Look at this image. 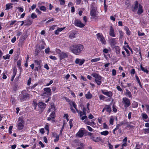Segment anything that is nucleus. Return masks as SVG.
Here are the masks:
<instances>
[{
	"instance_id": "nucleus-40",
	"label": "nucleus",
	"mask_w": 149,
	"mask_h": 149,
	"mask_svg": "<svg viewBox=\"0 0 149 149\" xmlns=\"http://www.w3.org/2000/svg\"><path fill=\"white\" fill-rule=\"evenodd\" d=\"M119 32L120 34V39H121L123 37V35L124 34V33L123 32L121 31H119Z\"/></svg>"
},
{
	"instance_id": "nucleus-21",
	"label": "nucleus",
	"mask_w": 149,
	"mask_h": 149,
	"mask_svg": "<svg viewBox=\"0 0 149 149\" xmlns=\"http://www.w3.org/2000/svg\"><path fill=\"white\" fill-rule=\"evenodd\" d=\"M34 62L38 65L39 69L41 68V66L40 65V64L41 63V61L40 60V61H38L37 60H34Z\"/></svg>"
},
{
	"instance_id": "nucleus-60",
	"label": "nucleus",
	"mask_w": 149,
	"mask_h": 149,
	"mask_svg": "<svg viewBox=\"0 0 149 149\" xmlns=\"http://www.w3.org/2000/svg\"><path fill=\"white\" fill-rule=\"evenodd\" d=\"M86 127H87V129H88V130L90 131L91 132L93 131V129L90 126H86Z\"/></svg>"
},
{
	"instance_id": "nucleus-34",
	"label": "nucleus",
	"mask_w": 149,
	"mask_h": 149,
	"mask_svg": "<svg viewBox=\"0 0 149 149\" xmlns=\"http://www.w3.org/2000/svg\"><path fill=\"white\" fill-rule=\"evenodd\" d=\"M138 104L137 102H134L133 103L132 107L133 108H137L138 107Z\"/></svg>"
},
{
	"instance_id": "nucleus-43",
	"label": "nucleus",
	"mask_w": 149,
	"mask_h": 149,
	"mask_svg": "<svg viewBox=\"0 0 149 149\" xmlns=\"http://www.w3.org/2000/svg\"><path fill=\"white\" fill-rule=\"evenodd\" d=\"M64 124L65 123H64L63 124L62 126V127L60 132V134L61 135H62V131L64 129Z\"/></svg>"
},
{
	"instance_id": "nucleus-12",
	"label": "nucleus",
	"mask_w": 149,
	"mask_h": 149,
	"mask_svg": "<svg viewBox=\"0 0 149 149\" xmlns=\"http://www.w3.org/2000/svg\"><path fill=\"white\" fill-rule=\"evenodd\" d=\"M84 134V132L83 130L80 129L76 135V136L81 138L83 136Z\"/></svg>"
},
{
	"instance_id": "nucleus-58",
	"label": "nucleus",
	"mask_w": 149,
	"mask_h": 149,
	"mask_svg": "<svg viewBox=\"0 0 149 149\" xmlns=\"http://www.w3.org/2000/svg\"><path fill=\"white\" fill-rule=\"evenodd\" d=\"M124 50L126 52V53L128 54V56L130 55V52H129V50L125 48V47H124Z\"/></svg>"
},
{
	"instance_id": "nucleus-39",
	"label": "nucleus",
	"mask_w": 149,
	"mask_h": 149,
	"mask_svg": "<svg viewBox=\"0 0 149 149\" xmlns=\"http://www.w3.org/2000/svg\"><path fill=\"white\" fill-rule=\"evenodd\" d=\"M56 139L54 140V142H56L58 141L59 139V135L56 136Z\"/></svg>"
},
{
	"instance_id": "nucleus-10",
	"label": "nucleus",
	"mask_w": 149,
	"mask_h": 149,
	"mask_svg": "<svg viewBox=\"0 0 149 149\" xmlns=\"http://www.w3.org/2000/svg\"><path fill=\"white\" fill-rule=\"evenodd\" d=\"M59 56L61 60L67 58L68 56V55L67 53H65L64 52H61V51L59 53Z\"/></svg>"
},
{
	"instance_id": "nucleus-20",
	"label": "nucleus",
	"mask_w": 149,
	"mask_h": 149,
	"mask_svg": "<svg viewBox=\"0 0 149 149\" xmlns=\"http://www.w3.org/2000/svg\"><path fill=\"white\" fill-rule=\"evenodd\" d=\"M91 139L93 141L96 142L99 141L101 140L100 138L98 137L95 138L93 136H91Z\"/></svg>"
},
{
	"instance_id": "nucleus-35",
	"label": "nucleus",
	"mask_w": 149,
	"mask_h": 149,
	"mask_svg": "<svg viewBox=\"0 0 149 149\" xmlns=\"http://www.w3.org/2000/svg\"><path fill=\"white\" fill-rule=\"evenodd\" d=\"M10 55L8 54L6 55V56H3V58L4 59H8L10 58Z\"/></svg>"
},
{
	"instance_id": "nucleus-44",
	"label": "nucleus",
	"mask_w": 149,
	"mask_h": 149,
	"mask_svg": "<svg viewBox=\"0 0 149 149\" xmlns=\"http://www.w3.org/2000/svg\"><path fill=\"white\" fill-rule=\"evenodd\" d=\"M145 106L146 108V111L149 114V105L146 104Z\"/></svg>"
},
{
	"instance_id": "nucleus-15",
	"label": "nucleus",
	"mask_w": 149,
	"mask_h": 149,
	"mask_svg": "<svg viewBox=\"0 0 149 149\" xmlns=\"http://www.w3.org/2000/svg\"><path fill=\"white\" fill-rule=\"evenodd\" d=\"M102 93L106 95L107 96L109 97H110L112 96V93L111 92L106 91L104 92L103 90L102 91Z\"/></svg>"
},
{
	"instance_id": "nucleus-16",
	"label": "nucleus",
	"mask_w": 149,
	"mask_h": 149,
	"mask_svg": "<svg viewBox=\"0 0 149 149\" xmlns=\"http://www.w3.org/2000/svg\"><path fill=\"white\" fill-rule=\"evenodd\" d=\"M86 109L85 107H84L83 108V112L81 111H79V113L80 116V117H81L83 115H84V116L86 115Z\"/></svg>"
},
{
	"instance_id": "nucleus-64",
	"label": "nucleus",
	"mask_w": 149,
	"mask_h": 149,
	"mask_svg": "<svg viewBox=\"0 0 149 149\" xmlns=\"http://www.w3.org/2000/svg\"><path fill=\"white\" fill-rule=\"evenodd\" d=\"M21 60H19L17 61V65L18 66H21Z\"/></svg>"
},
{
	"instance_id": "nucleus-30",
	"label": "nucleus",
	"mask_w": 149,
	"mask_h": 149,
	"mask_svg": "<svg viewBox=\"0 0 149 149\" xmlns=\"http://www.w3.org/2000/svg\"><path fill=\"white\" fill-rule=\"evenodd\" d=\"M100 134L102 135L106 136L109 134V132L107 131H105L100 132Z\"/></svg>"
},
{
	"instance_id": "nucleus-32",
	"label": "nucleus",
	"mask_w": 149,
	"mask_h": 149,
	"mask_svg": "<svg viewBox=\"0 0 149 149\" xmlns=\"http://www.w3.org/2000/svg\"><path fill=\"white\" fill-rule=\"evenodd\" d=\"M100 60V58H97L93 59H92L91 60V62H93L98 61H99Z\"/></svg>"
},
{
	"instance_id": "nucleus-19",
	"label": "nucleus",
	"mask_w": 149,
	"mask_h": 149,
	"mask_svg": "<svg viewBox=\"0 0 149 149\" xmlns=\"http://www.w3.org/2000/svg\"><path fill=\"white\" fill-rule=\"evenodd\" d=\"M142 6H141L140 4H139V8L138 9V10L137 12V13L139 15H140L143 12V10L142 9Z\"/></svg>"
},
{
	"instance_id": "nucleus-17",
	"label": "nucleus",
	"mask_w": 149,
	"mask_h": 149,
	"mask_svg": "<svg viewBox=\"0 0 149 149\" xmlns=\"http://www.w3.org/2000/svg\"><path fill=\"white\" fill-rule=\"evenodd\" d=\"M138 7V1H136L135 2V6L134 7H133L132 10L134 12L136 10H137V8Z\"/></svg>"
},
{
	"instance_id": "nucleus-4",
	"label": "nucleus",
	"mask_w": 149,
	"mask_h": 149,
	"mask_svg": "<svg viewBox=\"0 0 149 149\" xmlns=\"http://www.w3.org/2000/svg\"><path fill=\"white\" fill-rule=\"evenodd\" d=\"M17 128L18 130H21L24 127V122L22 117H19L17 121Z\"/></svg>"
},
{
	"instance_id": "nucleus-41",
	"label": "nucleus",
	"mask_w": 149,
	"mask_h": 149,
	"mask_svg": "<svg viewBox=\"0 0 149 149\" xmlns=\"http://www.w3.org/2000/svg\"><path fill=\"white\" fill-rule=\"evenodd\" d=\"M50 116L52 118H54L55 117V113L53 111L50 115Z\"/></svg>"
},
{
	"instance_id": "nucleus-46",
	"label": "nucleus",
	"mask_w": 149,
	"mask_h": 149,
	"mask_svg": "<svg viewBox=\"0 0 149 149\" xmlns=\"http://www.w3.org/2000/svg\"><path fill=\"white\" fill-rule=\"evenodd\" d=\"M33 104L34 105V109H36V107L38 105V104L35 101H33Z\"/></svg>"
},
{
	"instance_id": "nucleus-29",
	"label": "nucleus",
	"mask_w": 149,
	"mask_h": 149,
	"mask_svg": "<svg viewBox=\"0 0 149 149\" xmlns=\"http://www.w3.org/2000/svg\"><path fill=\"white\" fill-rule=\"evenodd\" d=\"M42 44L41 45V46H40V50L43 49L45 48L44 45H45V43L44 41H42L41 42Z\"/></svg>"
},
{
	"instance_id": "nucleus-7",
	"label": "nucleus",
	"mask_w": 149,
	"mask_h": 149,
	"mask_svg": "<svg viewBox=\"0 0 149 149\" xmlns=\"http://www.w3.org/2000/svg\"><path fill=\"white\" fill-rule=\"evenodd\" d=\"M74 23L76 26L80 28H82L85 26L84 24L82 23L81 21L78 19L75 20Z\"/></svg>"
},
{
	"instance_id": "nucleus-22",
	"label": "nucleus",
	"mask_w": 149,
	"mask_h": 149,
	"mask_svg": "<svg viewBox=\"0 0 149 149\" xmlns=\"http://www.w3.org/2000/svg\"><path fill=\"white\" fill-rule=\"evenodd\" d=\"M76 34V33L74 31L71 32L69 35V37L71 39L75 38Z\"/></svg>"
},
{
	"instance_id": "nucleus-54",
	"label": "nucleus",
	"mask_w": 149,
	"mask_h": 149,
	"mask_svg": "<svg viewBox=\"0 0 149 149\" xmlns=\"http://www.w3.org/2000/svg\"><path fill=\"white\" fill-rule=\"evenodd\" d=\"M138 35L139 36H144L145 35V34L144 33H141L139 31H138Z\"/></svg>"
},
{
	"instance_id": "nucleus-48",
	"label": "nucleus",
	"mask_w": 149,
	"mask_h": 149,
	"mask_svg": "<svg viewBox=\"0 0 149 149\" xmlns=\"http://www.w3.org/2000/svg\"><path fill=\"white\" fill-rule=\"evenodd\" d=\"M49 57L52 60H55L57 59L56 58V57L55 56H49Z\"/></svg>"
},
{
	"instance_id": "nucleus-49",
	"label": "nucleus",
	"mask_w": 149,
	"mask_h": 149,
	"mask_svg": "<svg viewBox=\"0 0 149 149\" xmlns=\"http://www.w3.org/2000/svg\"><path fill=\"white\" fill-rule=\"evenodd\" d=\"M72 119H70L69 122V124L70 125V129H71L73 126V124H72Z\"/></svg>"
},
{
	"instance_id": "nucleus-26",
	"label": "nucleus",
	"mask_w": 149,
	"mask_h": 149,
	"mask_svg": "<svg viewBox=\"0 0 149 149\" xmlns=\"http://www.w3.org/2000/svg\"><path fill=\"white\" fill-rule=\"evenodd\" d=\"M106 109L107 112L110 113L111 111V109L109 105H106Z\"/></svg>"
},
{
	"instance_id": "nucleus-31",
	"label": "nucleus",
	"mask_w": 149,
	"mask_h": 149,
	"mask_svg": "<svg viewBox=\"0 0 149 149\" xmlns=\"http://www.w3.org/2000/svg\"><path fill=\"white\" fill-rule=\"evenodd\" d=\"M13 4L10 3H8L6 5V10H8L10 9V6L12 5Z\"/></svg>"
},
{
	"instance_id": "nucleus-8",
	"label": "nucleus",
	"mask_w": 149,
	"mask_h": 149,
	"mask_svg": "<svg viewBox=\"0 0 149 149\" xmlns=\"http://www.w3.org/2000/svg\"><path fill=\"white\" fill-rule=\"evenodd\" d=\"M45 92L43 93L42 95L45 96V94L47 95H51V91L50 88H45L44 89Z\"/></svg>"
},
{
	"instance_id": "nucleus-42",
	"label": "nucleus",
	"mask_w": 149,
	"mask_h": 149,
	"mask_svg": "<svg viewBox=\"0 0 149 149\" xmlns=\"http://www.w3.org/2000/svg\"><path fill=\"white\" fill-rule=\"evenodd\" d=\"M45 129L47 131V134H48L49 133V127L48 126L46 125L45 127Z\"/></svg>"
},
{
	"instance_id": "nucleus-57",
	"label": "nucleus",
	"mask_w": 149,
	"mask_h": 149,
	"mask_svg": "<svg viewBox=\"0 0 149 149\" xmlns=\"http://www.w3.org/2000/svg\"><path fill=\"white\" fill-rule=\"evenodd\" d=\"M59 1L60 3V4L61 5H63L65 4V1L64 0H59Z\"/></svg>"
},
{
	"instance_id": "nucleus-37",
	"label": "nucleus",
	"mask_w": 149,
	"mask_h": 149,
	"mask_svg": "<svg viewBox=\"0 0 149 149\" xmlns=\"http://www.w3.org/2000/svg\"><path fill=\"white\" fill-rule=\"evenodd\" d=\"M31 17L32 19H34L37 18V16L35 13H33L31 14Z\"/></svg>"
},
{
	"instance_id": "nucleus-25",
	"label": "nucleus",
	"mask_w": 149,
	"mask_h": 149,
	"mask_svg": "<svg viewBox=\"0 0 149 149\" xmlns=\"http://www.w3.org/2000/svg\"><path fill=\"white\" fill-rule=\"evenodd\" d=\"M140 68L142 71L145 72L147 74L148 73V71L146 69H145V68L143 67L142 65L141 64L140 65Z\"/></svg>"
},
{
	"instance_id": "nucleus-59",
	"label": "nucleus",
	"mask_w": 149,
	"mask_h": 149,
	"mask_svg": "<svg viewBox=\"0 0 149 149\" xmlns=\"http://www.w3.org/2000/svg\"><path fill=\"white\" fill-rule=\"evenodd\" d=\"M144 130H145V132L144 133L145 134L149 133V128H148L145 129Z\"/></svg>"
},
{
	"instance_id": "nucleus-36",
	"label": "nucleus",
	"mask_w": 149,
	"mask_h": 149,
	"mask_svg": "<svg viewBox=\"0 0 149 149\" xmlns=\"http://www.w3.org/2000/svg\"><path fill=\"white\" fill-rule=\"evenodd\" d=\"M32 20H28L26 22V25H30L32 24Z\"/></svg>"
},
{
	"instance_id": "nucleus-6",
	"label": "nucleus",
	"mask_w": 149,
	"mask_h": 149,
	"mask_svg": "<svg viewBox=\"0 0 149 149\" xmlns=\"http://www.w3.org/2000/svg\"><path fill=\"white\" fill-rule=\"evenodd\" d=\"M96 35L97 38L102 43L104 44H105L106 41L102 34L99 33H98Z\"/></svg>"
},
{
	"instance_id": "nucleus-9",
	"label": "nucleus",
	"mask_w": 149,
	"mask_h": 149,
	"mask_svg": "<svg viewBox=\"0 0 149 149\" xmlns=\"http://www.w3.org/2000/svg\"><path fill=\"white\" fill-rule=\"evenodd\" d=\"M90 14L91 16L92 17V18H95L97 16V14L96 10L95 9V8H93L90 11Z\"/></svg>"
},
{
	"instance_id": "nucleus-45",
	"label": "nucleus",
	"mask_w": 149,
	"mask_h": 149,
	"mask_svg": "<svg viewBox=\"0 0 149 149\" xmlns=\"http://www.w3.org/2000/svg\"><path fill=\"white\" fill-rule=\"evenodd\" d=\"M17 69L15 67L13 68V75H16L17 72Z\"/></svg>"
},
{
	"instance_id": "nucleus-24",
	"label": "nucleus",
	"mask_w": 149,
	"mask_h": 149,
	"mask_svg": "<svg viewBox=\"0 0 149 149\" xmlns=\"http://www.w3.org/2000/svg\"><path fill=\"white\" fill-rule=\"evenodd\" d=\"M85 97L87 99H90L92 97V95L88 92V93L86 94Z\"/></svg>"
},
{
	"instance_id": "nucleus-1",
	"label": "nucleus",
	"mask_w": 149,
	"mask_h": 149,
	"mask_svg": "<svg viewBox=\"0 0 149 149\" xmlns=\"http://www.w3.org/2000/svg\"><path fill=\"white\" fill-rule=\"evenodd\" d=\"M84 48L83 45L81 44L74 45L70 47V49L73 54L77 55L82 52Z\"/></svg>"
},
{
	"instance_id": "nucleus-52",
	"label": "nucleus",
	"mask_w": 149,
	"mask_h": 149,
	"mask_svg": "<svg viewBox=\"0 0 149 149\" xmlns=\"http://www.w3.org/2000/svg\"><path fill=\"white\" fill-rule=\"evenodd\" d=\"M13 126H10L9 127V134H10L12 133V130L13 128Z\"/></svg>"
},
{
	"instance_id": "nucleus-27",
	"label": "nucleus",
	"mask_w": 149,
	"mask_h": 149,
	"mask_svg": "<svg viewBox=\"0 0 149 149\" xmlns=\"http://www.w3.org/2000/svg\"><path fill=\"white\" fill-rule=\"evenodd\" d=\"M126 31L127 34L129 36L130 34V31L129 30V28L127 26H125L124 29Z\"/></svg>"
},
{
	"instance_id": "nucleus-56",
	"label": "nucleus",
	"mask_w": 149,
	"mask_h": 149,
	"mask_svg": "<svg viewBox=\"0 0 149 149\" xmlns=\"http://www.w3.org/2000/svg\"><path fill=\"white\" fill-rule=\"evenodd\" d=\"M50 51V49L49 47H48L45 49V53L46 54L49 53Z\"/></svg>"
},
{
	"instance_id": "nucleus-13",
	"label": "nucleus",
	"mask_w": 149,
	"mask_h": 149,
	"mask_svg": "<svg viewBox=\"0 0 149 149\" xmlns=\"http://www.w3.org/2000/svg\"><path fill=\"white\" fill-rule=\"evenodd\" d=\"M40 50H41L40 49V45H37L36 47V48L35 49V53L34 54L35 56H37Z\"/></svg>"
},
{
	"instance_id": "nucleus-47",
	"label": "nucleus",
	"mask_w": 149,
	"mask_h": 149,
	"mask_svg": "<svg viewBox=\"0 0 149 149\" xmlns=\"http://www.w3.org/2000/svg\"><path fill=\"white\" fill-rule=\"evenodd\" d=\"M85 61V60L84 59H83L81 60L79 62V65H81L83 64L84 63Z\"/></svg>"
},
{
	"instance_id": "nucleus-63",
	"label": "nucleus",
	"mask_w": 149,
	"mask_h": 149,
	"mask_svg": "<svg viewBox=\"0 0 149 149\" xmlns=\"http://www.w3.org/2000/svg\"><path fill=\"white\" fill-rule=\"evenodd\" d=\"M16 22V20H14L13 21H12L10 22V25H12L14 24Z\"/></svg>"
},
{
	"instance_id": "nucleus-14",
	"label": "nucleus",
	"mask_w": 149,
	"mask_h": 149,
	"mask_svg": "<svg viewBox=\"0 0 149 149\" xmlns=\"http://www.w3.org/2000/svg\"><path fill=\"white\" fill-rule=\"evenodd\" d=\"M109 35L111 36L115 37V34L114 33V29L112 26H111L110 27Z\"/></svg>"
},
{
	"instance_id": "nucleus-55",
	"label": "nucleus",
	"mask_w": 149,
	"mask_h": 149,
	"mask_svg": "<svg viewBox=\"0 0 149 149\" xmlns=\"http://www.w3.org/2000/svg\"><path fill=\"white\" fill-rule=\"evenodd\" d=\"M116 88L117 89V90L120 91V92H122L123 91V90L122 88H121L120 87V86H117V87H116Z\"/></svg>"
},
{
	"instance_id": "nucleus-2",
	"label": "nucleus",
	"mask_w": 149,
	"mask_h": 149,
	"mask_svg": "<svg viewBox=\"0 0 149 149\" xmlns=\"http://www.w3.org/2000/svg\"><path fill=\"white\" fill-rule=\"evenodd\" d=\"M30 95L26 93L25 91H22L19 96V98L21 102L26 101L30 98Z\"/></svg>"
},
{
	"instance_id": "nucleus-38",
	"label": "nucleus",
	"mask_w": 149,
	"mask_h": 149,
	"mask_svg": "<svg viewBox=\"0 0 149 149\" xmlns=\"http://www.w3.org/2000/svg\"><path fill=\"white\" fill-rule=\"evenodd\" d=\"M40 9L42 11H45L46 10V7L45 6H42L40 8Z\"/></svg>"
},
{
	"instance_id": "nucleus-11",
	"label": "nucleus",
	"mask_w": 149,
	"mask_h": 149,
	"mask_svg": "<svg viewBox=\"0 0 149 149\" xmlns=\"http://www.w3.org/2000/svg\"><path fill=\"white\" fill-rule=\"evenodd\" d=\"M38 106L39 108L40 109L41 111H43L46 107L45 104L42 102H40L38 103Z\"/></svg>"
},
{
	"instance_id": "nucleus-61",
	"label": "nucleus",
	"mask_w": 149,
	"mask_h": 149,
	"mask_svg": "<svg viewBox=\"0 0 149 149\" xmlns=\"http://www.w3.org/2000/svg\"><path fill=\"white\" fill-rule=\"evenodd\" d=\"M31 78H30L27 81V85L28 86H29L31 84Z\"/></svg>"
},
{
	"instance_id": "nucleus-5",
	"label": "nucleus",
	"mask_w": 149,
	"mask_h": 149,
	"mask_svg": "<svg viewBox=\"0 0 149 149\" xmlns=\"http://www.w3.org/2000/svg\"><path fill=\"white\" fill-rule=\"evenodd\" d=\"M122 103L124 104V107L126 109L129 107L131 104L130 100L126 97L123 98Z\"/></svg>"
},
{
	"instance_id": "nucleus-51",
	"label": "nucleus",
	"mask_w": 149,
	"mask_h": 149,
	"mask_svg": "<svg viewBox=\"0 0 149 149\" xmlns=\"http://www.w3.org/2000/svg\"><path fill=\"white\" fill-rule=\"evenodd\" d=\"M99 98H100V100H104V99L105 98V97L102 95H100Z\"/></svg>"
},
{
	"instance_id": "nucleus-18",
	"label": "nucleus",
	"mask_w": 149,
	"mask_h": 149,
	"mask_svg": "<svg viewBox=\"0 0 149 149\" xmlns=\"http://www.w3.org/2000/svg\"><path fill=\"white\" fill-rule=\"evenodd\" d=\"M109 41L111 46H114L116 44L115 39L114 38H111Z\"/></svg>"
},
{
	"instance_id": "nucleus-28",
	"label": "nucleus",
	"mask_w": 149,
	"mask_h": 149,
	"mask_svg": "<svg viewBox=\"0 0 149 149\" xmlns=\"http://www.w3.org/2000/svg\"><path fill=\"white\" fill-rule=\"evenodd\" d=\"M115 48L116 50V52L118 54H119L120 53V48L118 46H115Z\"/></svg>"
},
{
	"instance_id": "nucleus-23",
	"label": "nucleus",
	"mask_w": 149,
	"mask_h": 149,
	"mask_svg": "<svg viewBox=\"0 0 149 149\" xmlns=\"http://www.w3.org/2000/svg\"><path fill=\"white\" fill-rule=\"evenodd\" d=\"M126 92L125 93V95L128 96L130 98H132V96L131 93L128 90L126 89Z\"/></svg>"
},
{
	"instance_id": "nucleus-3",
	"label": "nucleus",
	"mask_w": 149,
	"mask_h": 149,
	"mask_svg": "<svg viewBox=\"0 0 149 149\" xmlns=\"http://www.w3.org/2000/svg\"><path fill=\"white\" fill-rule=\"evenodd\" d=\"M91 75L95 78V81L98 85H100L101 83V80L102 77L99 74L96 73H93Z\"/></svg>"
},
{
	"instance_id": "nucleus-62",
	"label": "nucleus",
	"mask_w": 149,
	"mask_h": 149,
	"mask_svg": "<svg viewBox=\"0 0 149 149\" xmlns=\"http://www.w3.org/2000/svg\"><path fill=\"white\" fill-rule=\"evenodd\" d=\"M80 59L79 58H77L76 59V60H75V63H76V64H79V62H80Z\"/></svg>"
},
{
	"instance_id": "nucleus-33",
	"label": "nucleus",
	"mask_w": 149,
	"mask_h": 149,
	"mask_svg": "<svg viewBox=\"0 0 149 149\" xmlns=\"http://www.w3.org/2000/svg\"><path fill=\"white\" fill-rule=\"evenodd\" d=\"M142 117L143 119H146L148 118V116L145 113H142Z\"/></svg>"
},
{
	"instance_id": "nucleus-50",
	"label": "nucleus",
	"mask_w": 149,
	"mask_h": 149,
	"mask_svg": "<svg viewBox=\"0 0 149 149\" xmlns=\"http://www.w3.org/2000/svg\"><path fill=\"white\" fill-rule=\"evenodd\" d=\"M112 74L113 76L116 75V71L115 69H113L112 70Z\"/></svg>"
},
{
	"instance_id": "nucleus-53",
	"label": "nucleus",
	"mask_w": 149,
	"mask_h": 149,
	"mask_svg": "<svg viewBox=\"0 0 149 149\" xmlns=\"http://www.w3.org/2000/svg\"><path fill=\"white\" fill-rule=\"evenodd\" d=\"M114 120V119L113 118H111L109 120L110 123L111 125L113 124V122Z\"/></svg>"
}]
</instances>
